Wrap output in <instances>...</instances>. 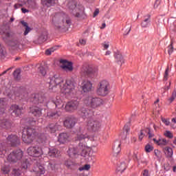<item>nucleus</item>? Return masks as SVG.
Segmentation results:
<instances>
[{
    "mask_svg": "<svg viewBox=\"0 0 176 176\" xmlns=\"http://www.w3.org/2000/svg\"><path fill=\"white\" fill-rule=\"evenodd\" d=\"M30 113L35 116V118H41L42 116V109L38 107H30Z\"/></svg>",
    "mask_w": 176,
    "mask_h": 176,
    "instance_id": "nucleus-24",
    "label": "nucleus"
},
{
    "mask_svg": "<svg viewBox=\"0 0 176 176\" xmlns=\"http://www.w3.org/2000/svg\"><path fill=\"white\" fill-rule=\"evenodd\" d=\"M161 120L166 126H170V119L162 117Z\"/></svg>",
    "mask_w": 176,
    "mask_h": 176,
    "instance_id": "nucleus-56",
    "label": "nucleus"
},
{
    "mask_svg": "<svg viewBox=\"0 0 176 176\" xmlns=\"http://www.w3.org/2000/svg\"><path fill=\"white\" fill-rule=\"evenodd\" d=\"M5 144L0 143V155H5L6 153V147Z\"/></svg>",
    "mask_w": 176,
    "mask_h": 176,
    "instance_id": "nucleus-49",
    "label": "nucleus"
},
{
    "mask_svg": "<svg viewBox=\"0 0 176 176\" xmlns=\"http://www.w3.org/2000/svg\"><path fill=\"white\" fill-rule=\"evenodd\" d=\"M175 98H176V91L174 90L172 93L170 98H169V101H170V102H173V101L175 100Z\"/></svg>",
    "mask_w": 176,
    "mask_h": 176,
    "instance_id": "nucleus-57",
    "label": "nucleus"
},
{
    "mask_svg": "<svg viewBox=\"0 0 176 176\" xmlns=\"http://www.w3.org/2000/svg\"><path fill=\"white\" fill-rule=\"evenodd\" d=\"M78 123V119L74 116L66 117L63 121V126L66 129L71 130L75 127V125Z\"/></svg>",
    "mask_w": 176,
    "mask_h": 176,
    "instance_id": "nucleus-10",
    "label": "nucleus"
},
{
    "mask_svg": "<svg viewBox=\"0 0 176 176\" xmlns=\"http://www.w3.org/2000/svg\"><path fill=\"white\" fill-rule=\"evenodd\" d=\"M165 137H167V138H173L174 135H173V133L170 131H166L164 134Z\"/></svg>",
    "mask_w": 176,
    "mask_h": 176,
    "instance_id": "nucleus-55",
    "label": "nucleus"
},
{
    "mask_svg": "<svg viewBox=\"0 0 176 176\" xmlns=\"http://www.w3.org/2000/svg\"><path fill=\"white\" fill-rule=\"evenodd\" d=\"M174 38L170 39V44L168 47V53L169 56H170L173 54V52H174Z\"/></svg>",
    "mask_w": 176,
    "mask_h": 176,
    "instance_id": "nucleus-42",
    "label": "nucleus"
},
{
    "mask_svg": "<svg viewBox=\"0 0 176 176\" xmlns=\"http://www.w3.org/2000/svg\"><path fill=\"white\" fill-rule=\"evenodd\" d=\"M1 171L3 174H9L10 172V167L9 166L4 165L1 167Z\"/></svg>",
    "mask_w": 176,
    "mask_h": 176,
    "instance_id": "nucleus-48",
    "label": "nucleus"
},
{
    "mask_svg": "<svg viewBox=\"0 0 176 176\" xmlns=\"http://www.w3.org/2000/svg\"><path fill=\"white\" fill-rule=\"evenodd\" d=\"M0 126L2 129H6L8 130L12 127V121L4 118L0 120Z\"/></svg>",
    "mask_w": 176,
    "mask_h": 176,
    "instance_id": "nucleus-25",
    "label": "nucleus"
},
{
    "mask_svg": "<svg viewBox=\"0 0 176 176\" xmlns=\"http://www.w3.org/2000/svg\"><path fill=\"white\" fill-rule=\"evenodd\" d=\"M152 151H153V146H152L150 144H146L145 146V151L147 153H149L150 152H152Z\"/></svg>",
    "mask_w": 176,
    "mask_h": 176,
    "instance_id": "nucleus-53",
    "label": "nucleus"
},
{
    "mask_svg": "<svg viewBox=\"0 0 176 176\" xmlns=\"http://www.w3.org/2000/svg\"><path fill=\"white\" fill-rule=\"evenodd\" d=\"M87 129L92 133H96L101 129V121L97 118H88L86 124Z\"/></svg>",
    "mask_w": 176,
    "mask_h": 176,
    "instance_id": "nucleus-6",
    "label": "nucleus"
},
{
    "mask_svg": "<svg viewBox=\"0 0 176 176\" xmlns=\"http://www.w3.org/2000/svg\"><path fill=\"white\" fill-rule=\"evenodd\" d=\"M67 153L72 159H76L79 156V149L76 147H69Z\"/></svg>",
    "mask_w": 176,
    "mask_h": 176,
    "instance_id": "nucleus-21",
    "label": "nucleus"
},
{
    "mask_svg": "<svg viewBox=\"0 0 176 176\" xmlns=\"http://www.w3.org/2000/svg\"><path fill=\"white\" fill-rule=\"evenodd\" d=\"M47 30H43L40 35L38 36L37 40H36L34 42L35 43H37L38 45H41L44 42H46L47 41Z\"/></svg>",
    "mask_w": 176,
    "mask_h": 176,
    "instance_id": "nucleus-18",
    "label": "nucleus"
},
{
    "mask_svg": "<svg viewBox=\"0 0 176 176\" xmlns=\"http://www.w3.org/2000/svg\"><path fill=\"white\" fill-rule=\"evenodd\" d=\"M61 128V126H60L58 124H50L48 126L45 127V131H47L48 133H56V131H58V130H60Z\"/></svg>",
    "mask_w": 176,
    "mask_h": 176,
    "instance_id": "nucleus-22",
    "label": "nucleus"
},
{
    "mask_svg": "<svg viewBox=\"0 0 176 176\" xmlns=\"http://www.w3.org/2000/svg\"><path fill=\"white\" fill-rule=\"evenodd\" d=\"M52 23L55 30H68L72 24L71 19L67 14L56 12L52 15Z\"/></svg>",
    "mask_w": 176,
    "mask_h": 176,
    "instance_id": "nucleus-1",
    "label": "nucleus"
},
{
    "mask_svg": "<svg viewBox=\"0 0 176 176\" xmlns=\"http://www.w3.org/2000/svg\"><path fill=\"white\" fill-rule=\"evenodd\" d=\"M148 18L144 19L143 22H142L141 25L143 28H146L148 27V24L151 23V14L147 15Z\"/></svg>",
    "mask_w": 176,
    "mask_h": 176,
    "instance_id": "nucleus-43",
    "label": "nucleus"
},
{
    "mask_svg": "<svg viewBox=\"0 0 176 176\" xmlns=\"http://www.w3.org/2000/svg\"><path fill=\"white\" fill-rule=\"evenodd\" d=\"M61 116V111H52L47 113V118L54 120V119H58Z\"/></svg>",
    "mask_w": 176,
    "mask_h": 176,
    "instance_id": "nucleus-23",
    "label": "nucleus"
},
{
    "mask_svg": "<svg viewBox=\"0 0 176 176\" xmlns=\"http://www.w3.org/2000/svg\"><path fill=\"white\" fill-rule=\"evenodd\" d=\"M79 100H72L67 102L65 109L66 112H75L79 108Z\"/></svg>",
    "mask_w": 176,
    "mask_h": 176,
    "instance_id": "nucleus-11",
    "label": "nucleus"
},
{
    "mask_svg": "<svg viewBox=\"0 0 176 176\" xmlns=\"http://www.w3.org/2000/svg\"><path fill=\"white\" fill-rule=\"evenodd\" d=\"M26 135H30V137L34 138L35 129L32 128H28L26 130Z\"/></svg>",
    "mask_w": 176,
    "mask_h": 176,
    "instance_id": "nucleus-46",
    "label": "nucleus"
},
{
    "mask_svg": "<svg viewBox=\"0 0 176 176\" xmlns=\"http://www.w3.org/2000/svg\"><path fill=\"white\" fill-rule=\"evenodd\" d=\"M47 140V138H46V135H45V133H40L38 135V142H41V144H45Z\"/></svg>",
    "mask_w": 176,
    "mask_h": 176,
    "instance_id": "nucleus-45",
    "label": "nucleus"
},
{
    "mask_svg": "<svg viewBox=\"0 0 176 176\" xmlns=\"http://www.w3.org/2000/svg\"><path fill=\"white\" fill-rule=\"evenodd\" d=\"M84 104L92 109H96L104 105V100L97 96H88L84 100Z\"/></svg>",
    "mask_w": 176,
    "mask_h": 176,
    "instance_id": "nucleus-4",
    "label": "nucleus"
},
{
    "mask_svg": "<svg viewBox=\"0 0 176 176\" xmlns=\"http://www.w3.org/2000/svg\"><path fill=\"white\" fill-rule=\"evenodd\" d=\"M153 141H154L155 143L160 146L167 145L168 144L167 140L166 139H159L158 140H157L155 138H153Z\"/></svg>",
    "mask_w": 176,
    "mask_h": 176,
    "instance_id": "nucleus-40",
    "label": "nucleus"
},
{
    "mask_svg": "<svg viewBox=\"0 0 176 176\" xmlns=\"http://www.w3.org/2000/svg\"><path fill=\"white\" fill-rule=\"evenodd\" d=\"M9 111L12 116H20L23 111V107H20L17 104H12L10 106Z\"/></svg>",
    "mask_w": 176,
    "mask_h": 176,
    "instance_id": "nucleus-17",
    "label": "nucleus"
},
{
    "mask_svg": "<svg viewBox=\"0 0 176 176\" xmlns=\"http://www.w3.org/2000/svg\"><path fill=\"white\" fill-rule=\"evenodd\" d=\"M68 138H69V135L67 133H62L59 134L58 138V141L60 144H65L68 141Z\"/></svg>",
    "mask_w": 176,
    "mask_h": 176,
    "instance_id": "nucleus-26",
    "label": "nucleus"
},
{
    "mask_svg": "<svg viewBox=\"0 0 176 176\" xmlns=\"http://www.w3.org/2000/svg\"><path fill=\"white\" fill-rule=\"evenodd\" d=\"M7 142L11 146H19L20 145V139L16 135H10L7 138Z\"/></svg>",
    "mask_w": 176,
    "mask_h": 176,
    "instance_id": "nucleus-14",
    "label": "nucleus"
},
{
    "mask_svg": "<svg viewBox=\"0 0 176 176\" xmlns=\"http://www.w3.org/2000/svg\"><path fill=\"white\" fill-rule=\"evenodd\" d=\"M23 151L20 149L15 150L9 154L7 160H8V162L10 163H17V162H20V160L23 159Z\"/></svg>",
    "mask_w": 176,
    "mask_h": 176,
    "instance_id": "nucleus-8",
    "label": "nucleus"
},
{
    "mask_svg": "<svg viewBox=\"0 0 176 176\" xmlns=\"http://www.w3.org/2000/svg\"><path fill=\"white\" fill-rule=\"evenodd\" d=\"M21 171L20 170V169L17 168H14L12 170V175H15V176H19V175H21Z\"/></svg>",
    "mask_w": 176,
    "mask_h": 176,
    "instance_id": "nucleus-54",
    "label": "nucleus"
},
{
    "mask_svg": "<svg viewBox=\"0 0 176 176\" xmlns=\"http://www.w3.org/2000/svg\"><path fill=\"white\" fill-rule=\"evenodd\" d=\"M21 70L20 69H17L13 72V76L16 80H20L21 78Z\"/></svg>",
    "mask_w": 176,
    "mask_h": 176,
    "instance_id": "nucleus-41",
    "label": "nucleus"
},
{
    "mask_svg": "<svg viewBox=\"0 0 176 176\" xmlns=\"http://www.w3.org/2000/svg\"><path fill=\"white\" fill-rule=\"evenodd\" d=\"M114 57L116 60V62L120 65H122L123 63H124V59L123 58V56L120 52H116L114 54Z\"/></svg>",
    "mask_w": 176,
    "mask_h": 176,
    "instance_id": "nucleus-28",
    "label": "nucleus"
},
{
    "mask_svg": "<svg viewBox=\"0 0 176 176\" xmlns=\"http://www.w3.org/2000/svg\"><path fill=\"white\" fill-rule=\"evenodd\" d=\"M64 165L67 167V170L75 171L78 168V164L72 160H67L64 162Z\"/></svg>",
    "mask_w": 176,
    "mask_h": 176,
    "instance_id": "nucleus-19",
    "label": "nucleus"
},
{
    "mask_svg": "<svg viewBox=\"0 0 176 176\" xmlns=\"http://www.w3.org/2000/svg\"><path fill=\"white\" fill-rule=\"evenodd\" d=\"M21 24H22V25L25 28L23 35H28V33L32 30L31 28L28 26V23L24 21H21Z\"/></svg>",
    "mask_w": 176,
    "mask_h": 176,
    "instance_id": "nucleus-37",
    "label": "nucleus"
},
{
    "mask_svg": "<svg viewBox=\"0 0 176 176\" xmlns=\"http://www.w3.org/2000/svg\"><path fill=\"white\" fill-rule=\"evenodd\" d=\"M154 153H155L156 157H157L158 159L160 158V151L155 150Z\"/></svg>",
    "mask_w": 176,
    "mask_h": 176,
    "instance_id": "nucleus-64",
    "label": "nucleus"
},
{
    "mask_svg": "<svg viewBox=\"0 0 176 176\" xmlns=\"http://www.w3.org/2000/svg\"><path fill=\"white\" fill-rule=\"evenodd\" d=\"M86 138H89V135H87V133H78L76 137V141L83 142Z\"/></svg>",
    "mask_w": 176,
    "mask_h": 176,
    "instance_id": "nucleus-32",
    "label": "nucleus"
},
{
    "mask_svg": "<svg viewBox=\"0 0 176 176\" xmlns=\"http://www.w3.org/2000/svg\"><path fill=\"white\" fill-rule=\"evenodd\" d=\"M97 72H98V67L87 63H84L80 69V74L82 76H85V78H89L91 76V75L97 74Z\"/></svg>",
    "mask_w": 176,
    "mask_h": 176,
    "instance_id": "nucleus-5",
    "label": "nucleus"
},
{
    "mask_svg": "<svg viewBox=\"0 0 176 176\" xmlns=\"http://www.w3.org/2000/svg\"><path fill=\"white\" fill-rule=\"evenodd\" d=\"M78 148L80 151H84L85 148H86V144L82 142H80L78 144Z\"/></svg>",
    "mask_w": 176,
    "mask_h": 176,
    "instance_id": "nucleus-58",
    "label": "nucleus"
},
{
    "mask_svg": "<svg viewBox=\"0 0 176 176\" xmlns=\"http://www.w3.org/2000/svg\"><path fill=\"white\" fill-rule=\"evenodd\" d=\"M61 90L63 94L71 96V94L74 93V90H75V85H74V82L71 81V80H66V82L63 85Z\"/></svg>",
    "mask_w": 176,
    "mask_h": 176,
    "instance_id": "nucleus-9",
    "label": "nucleus"
},
{
    "mask_svg": "<svg viewBox=\"0 0 176 176\" xmlns=\"http://www.w3.org/2000/svg\"><path fill=\"white\" fill-rule=\"evenodd\" d=\"M21 168L22 170H27L28 168V160H24L21 165Z\"/></svg>",
    "mask_w": 176,
    "mask_h": 176,
    "instance_id": "nucleus-47",
    "label": "nucleus"
},
{
    "mask_svg": "<svg viewBox=\"0 0 176 176\" xmlns=\"http://www.w3.org/2000/svg\"><path fill=\"white\" fill-rule=\"evenodd\" d=\"M28 155L33 157H39L42 155V149L36 146H30L28 148Z\"/></svg>",
    "mask_w": 176,
    "mask_h": 176,
    "instance_id": "nucleus-13",
    "label": "nucleus"
},
{
    "mask_svg": "<svg viewBox=\"0 0 176 176\" xmlns=\"http://www.w3.org/2000/svg\"><path fill=\"white\" fill-rule=\"evenodd\" d=\"M94 112L90 109L86 108H82L79 111V115L81 116L82 119H90L91 118V116L94 115Z\"/></svg>",
    "mask_w": 176,
    "mask_h": 176,
    "instance_id": "nucleus-16",
    "label": "nucleus"
},
{
    "mask_svg": "<svg viewBox=\"0 0 176 176\" xmlns=\"http://www.w3.org/2000/svg\"><path fill=\"white\" fill-rule=\"evenodd\" d=\"M28 5L30 9H36L37 6L36 0H28Z\"/></svg>",
    "mask_w": 176,
    "mask_h": 176,
    "instance_id": "nucleus-44",
    "label": "nucleus"
},
{
    "mask_svg": "<svg viewBox=\"0 0 176 176\" xmlns=\"http://www.w3.org/2000/svg\"><path fill=\"white\" fill-rule=\"evenodd\" d=\"M68 8L70 12L78 19H86V13H85V7L81 4L78 5V2L75 0H72L68 3Z\"/></svg>",
    "mask_w": 176,
    "mask_h": 176,
    "instance_id": "nucleus-2",
    "label": "nucleus"
},
{
    "mask_svg": "<svg viewBox=\"0 0 176 176\" xmlns=\"http://www.w3.org/2000/svg\"><path fill=\"white\" fill-rule=\"evenodd\" d=\"M38 72L43 76L46 75V69L43 66H40L38 67Z\"/></svg>",
    "mask_w": 176,
    "mask_h": 176,
    "instance_id": "nucleus-52",
    "label": "nucleus"
},
{
    "mask_svg": "<svg viewBox=\"0 0 176 176\" xmlns=\"http://www.w3.org/2000/svg\"><path fill=\"white\" fill-rule=\"evenodd\" d=\"M60 155V151L57 148H50V151L48 152V155L50 157H58Z\"/></svg>",
    "mask_w": 176,
    "mask_h": 176,
    "instance_id": "nucleus-31",
    "label": "nucleus"
},
{
    "mask_svg": "<svg viewBox=\"0 0 176 176\" xmlns=\"http://www.w3.org/2000/svg\"><path fill=\"white\" fill-rule=\"evenodd\" d=\"M90 164H85L82 167H80L78 168L79 171H83L85 170V171H89L90 170Z\"/></svg>",
    "mask_w": 176,
    "mask_h": 176,
    "instance_id": "nucleus-51",
    "label": "nucleus"
},
{
    "mask_svg": "<svg viewBox=\"0 0 176 176\" xmlns=\"http://www.w3.org/2000/svg\"><path fill=\"white\" fill-rule=\"evenodd\" d=\"M24 6L23 3H18L14 6V9H20V8H23Z\"/></svg>",
    "mask_w": 176,
    "mask_h": 176,
    "instance_id": "nucleus-60",
    "label": "nucleus"
},
{
    "mask_svg": "<svg viewBox=\"0 0 176 176\" xmlns=\"http://www.w3.org/2000/svg\"><path fill=\"white\" fill-rule=\"evenodd\" d=\"M6 105V101H5V99L0 98V107H5Z\"/></svg>",
    "mask_w": 176,
    "mask_h": 176,
    "instance_id": "nucleus-62",
    "label": "nucleus"
},
{
    "mask_svg": "<svg viewBox=\"0 0 176 176\" xmlns=\"http://www.w3.org/2000/svg\"><path fill=\"white\" fill-rule=\"evenodd\" d=\"M50 83L53 85V86H60L61 83H64V78L60 77V76L54 75Z\"/></svg>",
    "mask_w": 176,
    "mask_h": 176,
    "instance_id": "nucleus-20",
    "label": "nucleus"
},
{
    "mask_svg": "<svg viewBox=\"0 0 176 176\" xmlns=\"http://www.w3.org/2000/svg\"><path fill=\"white\" fill-rule=\"evenodd\" d=\"M160 2H162V0H156L154 3V8L156 9L159 7V5H160Z\"/></svg>",
    "mask_w": 176,
    "mask_h": 176,
    "instance_id": "nucleus-63",
    "label": "nucleus"
},
{
    "mask_svg": "<svg viewBox=\"0 0 176 176\" xmlns=\"http://www.w3.org/2000/svg\"><path fill=\"white\" fill-rule=\"evenodd\" d=\"M41 2L43 5H45L47 8H50V6L56 4V0H41Z\"/></svg>",
    "mask_w": 176,
    "mask_h": 176,
    "instance_id": "nucleus-36",
    "label": "nucleus"
},
{
    "mask_svg": "<svg viewBox=\"0 0 176 176\" xmlns=\"http://www.w3.org/2000/svg\"><path fill=\"white\" fill-rule=\"evenodd\" d=\"M120 142L116 141L114 142L113 146V152L114 155H118L120 153V151L122 148H120Z\"/></svg>",
    "mask_w": 176,
    "mask_h": 176,
    "instance_id": "nucleus-30",
    "label": "nucleus"
},
{
    "mask_svg": "<svg viewBox=\"0 0 176 176\" xmlns=\"http://www.w3.org/2000/svg\"><path fill=\"white\" fill-rule=\"evenodd\" d=\"M145 137V134L144 133V130L140 131V133L139 134V140L142 141V139Z\"/></svg>",
    "mask_w": 176,
    "mask_h": 176,
    "instance_id": "nucleus-59",
    "label": "nucleus"
},
{
    "mask_svg": "<svg viewBox=\"0 0 176 176\" xmlns=\"http://www.w3.org/2000/svg\"><path fill=\"white\" fill-rule=\"evenodd\" d=\"M111 93V84L107 80L98 82L96 88V94L100 97H107Z\"/></svg>",
    "mask_w": 176,
    "mask_h": 176,
    "instance_id": "nucleus-3",
    "label": "nucleus"
},
{
    "mask_svg": "<svg viewBox=\"0 0 176 176\" xmlns=\"http://www.w3.org/2000/svg\"><path fill=\"white\" fill-rule=\"evenodd\" d=\"M82 87L84 93H89V91H91V89H93V84L90 81H86L84 82Z\"/></svg>",
    "mask_w": 176,
    "mask_h": 176,
    "instance_id": "nucleus-27",
    "label": "nucleus"
},
{
    "mask_svg": "<svg viewBox=\"0 0 176 176\" xmlns=\"http://www.w3.org/2000/svg\"><path fill=\"white\" fill-rule=\"evenodd\" d=\"M46 95L44 94H33L29 98L30 102L34 104V105H38V104H43L46 102Z\"/></svg>",
    "mask_w": 176,
    "mask_h": 176,
    "instance_id": "nucleus-7",
    "label": "nucleus"
},
{
    "mask_svg": "<svg viewBox=\"0 0 176 176\" xmlns=\"http://www.w3.org/2000/svg\"><path fill=\"white\" fill-rule=\"evenodd\" d=\"M34 173H38L40 175L45 174V168L42 165L37 166L36 168L33 169Z\"/></svg>",
    "mask_w": 176,
    "mask_h": 176,
    "instance_id": "nucleus-38",
    "label": "nucleus"
},
{
    "mask_svg": "<svg viewBox=\"0 0 176 176\" xmlns=\"http://www.w3.org/2000/svg\"><path fill=\"white\" fill-rule=\"evenodd\" d=\"M0 34H1L3 41L6 42L8 39H10V38L12 37V32L10 31V27H3L1 30H0Z\"/></svg>",
    "mask_w": 176,
    "mask_h": 176,
    "instance_id": "nucleus-15",
    "label": "nucleus"
},
{
    "mask_svg": "<svg viewBox=\"0 0 176 176\" xmlns=\"http://www.w3.org/2000/svg\"><path fill=\"white\" fill-rule=\"evenodd\" d=\"M126 168H127V165L124 162H121L117 166V171L119 173H123Z\"/></svg>",
    "mask_w": 176,
    "mask_h": 176,
    "instance_id": "nucleus-35",
    "label": "nucleus"
},
{
    "mask_svg": "<svg viewBox=\"0 0 176 176\" xmlns=\"http://www.w3.org/2000/svg\"><path fill=\"white\" fill-rule=\"evenodd\" d=\"M164 152H165V155L168 159H171V157H173V148H171L170 147H168V146L165 147Z\"/></svg>",
    "mask_w": 176,
    "mask_h": 176,
    "instance_id": "nucleus-34",
    "label": "nucleus"
},
{
    "mask_svg": "<svg viewBox=\"0 0 176 176\" xmlns=\"http://www.w3.org/2000/svg\"><path fill=\"white\" fill-rule=\"evenodd\" d=\"M167 76H168V67L166 69L164 76V80H167Z\"/></svg>",
    "mask_w": 176,
    "mask_h": 176,
    "instance_id": "nucleus-61",
    "label": "nucleus"
},
{
    "mask_svg": "<svg viewBox=\"0 0 176 176\" xmlns=\"http://www.w3.org/2000/svg\"><path fill=\"white\" fill-rule=\"evenodd\" d=\"M10 45L11 47H13V49H16V50L20 49V46H21V43L19 40H12Z\"/></svg>",
    "mask_w": 176,
    "mask_h": 176,
    "instance_id": "nucleus-33",
    "label": "nucleus"
},
{
    "mask_svg": "<svg viewBox=\"0 0 176 176\" xmlns=\"http://www.w3.org/2000/svg\"><path fill=\"white\" fill-rule=\"evenodd\" d=\"M22 140L25 144H32L34 142V137L25 133L22 134Z\"/></svg>",
    "mask_w": 176,
    "mask_h": 176,
    "instance_id": "nucleus-29",
    "label": "nucleus"
},
{
    "mask_svg": "<svg viewBox=\"0 0 176 176\" xmlns=\"http://www.w3.org/2000/svg\"><path fill=\"white\" fill-rule=\"evenodd\" d=\"M124 131H125L126 134L124 136H121V138L122 140H126V137H127V133H129V131H130V126L125 125L124 126Z\"/></svg>",
    "mask_w": 176,
    "mask_h": 176,
    "instance_id": "nucleus-50",
    "label": "nucleus"
},
{
    "mask_svg": "<svg viewBox=\"0 0 176 176\" xmlns=\"http://www.w3.org/2000/svg\"><path fill=\"white\" fill-rule=\"evenodd\" d=\"M60 63L62 64L60 68L66 72H72L74 71V64L72 62L65 59H60Z\"/></svg>",
    "mask_w": 176,
    "mask_h": 176,
    "instance_id": "nucleus-12",
    "label": "nucleus"
},
{
    "mask_svg": "<svg viewBox=\"0 0 176 176\" xmlns=\"http://www.w3.org/2000/svg\"><path fill=\"white\" fill-rule=\"evenodd\" d=\"M47 168L48 170H52V171H57V164L53 161H51L48 163Z\"/></svg>",
    "mask_w": 176,
    "mask_h": 176,
    "instance_id": "nucleus-39",
    "label": "nucleus"
}]
</instances>
